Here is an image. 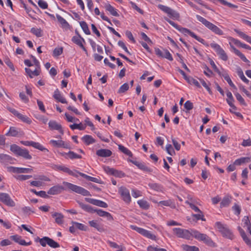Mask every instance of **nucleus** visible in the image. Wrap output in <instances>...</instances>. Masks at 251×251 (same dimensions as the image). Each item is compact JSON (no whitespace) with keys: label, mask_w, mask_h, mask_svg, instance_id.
<instances>
[{"label":"nucleus","mask_w":251,"mask_h":251,"mask_svg":"<svg viewBox=\"0 0 251 251\" xmlns=\"http://www.w3.org/2000/svg\"><path fill=\"white\" fill-rule=\"evenodd\" d=\"M63 184L64 185V187L57 185L51 187L48 191V194L53 195H57L61 193L63 191L65 190L71 191L84 196H91L90 192L83 187L66 181H63Z\"/></svg>","instance_id":"1"},{"label":"nucleus","mask_w":251,"mask_h":251,"mask_svg":"<svg viewBox=\"0 0 251 251\" xmlns=\"http://www.w3.org/2000/svg\"><path fill=\"white\" fill-rule=\"evenodd\" d=\"M164 19L165 21H166L168 23H169L171 25H172L173 27H174L176 29L182 33L186 35L187 34L190 35L192 37L195 38L196 40L200 42V43H202V44L204 45L205 41L202 38L199 37L197 35H196L193 32H192L189 29L182 27L180 25H178L176 24L173 21H171L168 18H165Z\"/></svg>","instance_id":"2"},{"label":"nucleus","mask_w":251,"mask_h":251,"mask_svg":"<svg viewBox=\"0 0 251 251\" xmlns=\"http://www.w3.org/2000/svg\"><path fill=\"white\" fill-rule=\"evenodd\" d=\"M196 18L200 22L214 34L218 35H223L224 34V31L220 27L207 21L201 16L197 15Z\"/></svg>","instance_id":"3"},{"label":"nucleus","mask_w":251,"mask_h":251,"mask_svg":"<svg viewBox=\"0 0 251 251\" xmlns=\"http://www.w3.org/2000/svg\"><path fill=\"white\" fill-rule=\"evenodd\" d=\"M193 237L200 241L203 242L207 246L211 247H215V243L208 235L205 234L201 233L198 230L193 231Z\"/></svg>","instance_id":"4"},{"label":"nucleus","mask_w":251,"mask_h":251,"mask_svg":"<svg viewBox=\"0 0 251 251\" xmlns=\"http://www.w3.org/2000/svg\"><path fill=\"white\" fill-rule=\"evenodd\" d=\"M10 151L14 154L23 157L25 159H31V156L29 154V151L25 149H22L16 144H12L10 146Z\"/></svg>","instance_id":"5"},{"label":"nucleus","mask_w":251,"mask_h":251,"mask_svg":"<svg viewBox=\"0 0 251 251\" xmlns=\"http://www.w3.org/2000/svg\"><path fill=\"white\" fill-rule=\"evenodd\" d=\"M194 229H191L189 231L187 229L180 228H174L173 231L174 234L178 238H181L189 240L191 236H193V231Z\"/></svg>","instance_id":"6"},{"label":"nucleus","mask_w":251,"mask_h":251,"mask_svg":"<svg viewBox=\"0 0 251 251\" xmlns=\"http://www.w3.org/2000/svg\"><path fill=\"white\" fill-rule=\"evenodd\" d=\"M215 226L223 236L230 239L232 238L233 236L232 233L226 225L222 224L220 222H217L215 223Z\"/></svg>","instance_id":"7"},{"label":"nucleus","mask_w":251,"mask_h":251,"mask_svg":"<svg viewBox=\"0 0 251 251\" xmlns=\"http://www.w3.org/2000/svg\"><path fill=\"white\" fill-rule=\"evenodd\" d=\"M158 8L165 13H167L170 18L173 19L178 20L180 17L179 14L170 7L162 4H159L158 5Z\"/></svg>","instance_id":"8"},{"label":"nucleus","mask_w":251,"mask_h":251,"mask_svg":"<svg viewBox=\"0 0 251 251\" xmlns=\"http://www.w3.org/2000/svg\"><path fill=\"white\" fill-rule=\"evenodd\" d=\"M130 227L132 229L135 230L139 233L141 234V235L144 236L147 238L152 239L153 240H156V236L151 233L149 231L147 230H146L144 228L139 227H137L134 225H131Z\"/></svg>","instance_id":"9"},{"label":"nucleus","mask_w":251,"mask_h":251,"mask_svg":"<svg viewBox=\"0 0 251 251\" xmlns=\"http://www.w3.org/2000/svg\"><path fill=\"white\" fill-rule=\"evenodd\" d=\"M210 47L215 50L221 59L224 61L227 60V55H226L224 50L219 45L216 43H212L210 44Z\"/></svg>","instance_id":"10"},{"label":"nucleus","mask_w":251,"mask_h":251,"mask_svg":"<svg viewBox=\"0 0 251 251\" xmlns=\"http://www.w3.org/2000/svg\"><path fill=\"white\" fill-rule=\"evenodd\" d=\"M0 201L9 207H14L16 205L15 202L7 193H0Z\"/></svg>","instance_id":"11"},{"label":"nucleus","mask_w":251,"mask_h":251,"mask_svg":"<svg viewBox=\"0 0 251 251\" xmlns=\"http://www.w3.org/2000/svg\"><path fill=\"white\" fill-rule=\"evenodd\" d=\"M119 193L120 194L122 200L126 203H129L131 201L129 190L124 186L119 188Z\"/></svg>","instance_id":"12"},{"label":"nucleus","mask_w":251,"mask_h":251,"mask_svg":"<svg viewBox=\"0 0 251 251\" xmlns=\"http://www.w3.org/2000/svg\"><path fill=\"white\" fill-rule=\"evenodd\" d=\"M7 170L8 172L17 174L30 173L33 171L31 168L15 167L13 166L7 167Z\"/></svg>","instance_id":"13"},{"label":"nucleus","mask_w":251,"mask_h":251,"mask_svg":"<svg viewBox=\"0 0 251 251\" xmlns=\"http://www.w3.org/2000/svg\"><path fill=\"white\" fill-rule=\"evenodd\" d=\"M16 159L9 155L0 153V163L4 166H7L9 164L14 163Z\"/></svg>","instance_id":"14"},{"label":"nucleus","mask_w":251,"mask_h":251,"mask_svg":"<svg viewBox=\"0 0 251 251\" xmlns=\"http://www.w3.org/2000/svg\"><path fill=\"white\" fill-rule=\"evenodd\" d=\"M24 135V132L21 129L15 127L11 126L7 133L5 134L7 136L19 137Z\"/></svg>","instance_id":"15"},{"label":"nucleus","mask_w":251,"mask_h":251,"mask_svg":"<svg viewBox=\"0 0 251 251\" xmlns=\"http://www.w3.org/2000/svg\"><path fill=\"white\" fill-rule=\"evenodd\" d=\"M85 200L86 201L96 206L103 208H106L108 207V205L106 202L100 200L87 198H85Z\"/></svg>","instance_id":"16"},{"label":"nucleus","mask_w":251,"mask_h":251,"mask_svg":"<svg viewBox=\"0 0 251 251\" xmlns=\"http://www.w3.org/2000/svg\"><path fill=\"white\" fill-rule=\"evenodd\" d=\"M94 212H96L99 216L106 218L108 221H111L113 220L112 216L108 212L101 209H94Z\"/></svg>","instance_id":"17"},{"label":"nucleus","mask_w":251,"mask_h":251,"mask_svg":"<svg viewBox=\"0 0 251 251\" xmlns=\"http://www.w3.org/2000/svg\"><path fill=\"white\" fill-rule=\"evenodd\" d=\"M10 238L14 241L15 242L18 243L21 245L28 246L31 244V242H26L25 240L22 239L21 236L18 235H14L10 236Z\"/></svg>","instance_id":"18"},{"label":"nucleus","mask_w":251,"mask_h":251,"mask_svg":"<svg viewBox=\"0 0 251 251\" xmlns=\"http://www.w3.org/2000/svg\"><path fill=\"white\" fill-rule=\"evenodd\" d=\"M49 126L51 130H57L62 134H63V130L62 129L61 125L58 124L55 121H50L49 123Z\"/></svg>","instance_id":"19"},{"label":"nucleus","mask_w":251,"mask_h":251,"mask_svg":"<svg viewBox=\"0 0 251 251\" xmlns=\"http://www.w3.org/2000/svg\"><path fill=\"white\" fill-rule=\"evenodd\" d=\"M96 154L99 156L107 157L111 155L112 152L108 149H100L97 151Z\"/></svg>","instance_id":"20"},{"label":"nucleus","mask_w":251,"mask_h":251,"mask_svg":"<svg viewBox=\"0 0 251 251\" xmlns=\"http://www.w3.org/2000/svg\"><path fill=\"white\" fill-rule=\"evenodd\" d=\"M77 202L79 206L84 211L90 213H94V209L90 205L85 204L79 201H77Z\"/></svg>","instance_id":"21"},{"label":"nucleus","mask_w":251,"mask_h":251,"mask_svg":"<svg viewBox=\"0 0 251 251\" xmlns=\"http://www.w3.org/2000/svg\"><path fill=\"white\" fill-rule=\"evenodd\" d=\"M230 48L233 50L234 52L245 62H249V61L247 59L245 56L242 53L238 50L236 49L231 44L229 43Z\"/></svg>","instance_id":"22"},{"label":"nucleus","mask_w":251,"mask_h":251,"mask_svg":"<svg viewBox=\"0 0 251 251\" xmlns=\"http://www.w3.org/2000/svg\"><path fill=\"white\" fill-rule=\"evenodd\" d=\"M230 48L233 50L234 52L245 62H249V61L247 59L245 56L242 53L238 50L236 49L231 44L229 43Z\"/></svg>","instance_id":"23"},{"label":"nucleus","mask_w":251,"mask_h":251,"mask_svg":"<svg viewBox=\"0 0 251 251\" xmlns=\"http://www.w3.org/2000/svg\"><path fill=\"white\" fill-rule=\"evenodd\" d=\"M53 218H55V222L58 225H61L63 223L64 216L62 214L58 212H55L52 214Z\"/></svg>","instance_id":"24"},{"label":"nucleus","mask_w":251,"mask_h":251,"mask_svg":"<svg viewBox=\"0 0 251 251\" xmlns=\"http://www.w3.org/2000/svg\"><path fill=\"white\" fill-rule=\"evenodd\" d=\"M226 96L227 97V99H226V101L228 105L233 109L236 110L237 107L233 104L234 100L232 96V93L228 91L226 93Z\"/></svg>","instance_id":"25"},{"label":"nucleus","mask_w":251,"mask_h":251,"mask_svg":"<svg viewBox=\"0 0 251 251\" xmlns=\"http://www.w3.org/2000/svg\"><path fill=\"white\" fill-rule=\"evenodd\" d=\"M53 97L55 99L62 103H66L67 102L66 99L62 97L57 89H56L54 92Z\"/></svg>","instance_id":"26"},{"label":"nucleus","mask_w":251,"mask_h":251,"mask_svg":"<svg viewBox=\"0 0 251 251\" xmlns=\"http://www.w3.org/2000/svg\"><path fill=\"white\" fill-rule=\"evenodd\" d=\"M231 199L232 197L230 196L227 195L224 197L221 202V207H223L228 206L231 202Z\"/></svg>","instance_id":"27"},{"label":"nucleus","mask_w":251,"mask_h":251,"mask_svg":"<svg viewBox=\"0 0 251 251\" xmlns=\"http://www.w3.org/2000/svg\"><path fill=\"white\" fill-rule=\"evenodd\" d=\"M89 224L91 227L95 228L100 232H103L105 230L104 228L101 226L96 221H89Z\"/></svg>","instance_id":"28"},{"label":"nucleus","mask_w":251,"mask_h":251,"mask_svg":"<svg viewBox=\"0 0 251 251\" xmlns=\"http://www.w3.org/2000/svg\"><path fill=\"white\" fill-rule=\"evenodd\" d=\"M105 8L107 11L109 12V13L114 16L115 17H119V14L117 12V10L113 7L112 5H111L110 4H107L105 6Z\"/></svg>","instance_id":"29"},{"label":"nucleus","mask_w":251,"mask_h":251,"mask_svg":"<svg viewBox=\"0 0 251 251\" xmlns=\"http://www.w3.org/2000/svg\"><path fill=\"white\" fill-rule=\"evenodd\" d=\"M234 31L237 33L239 36H240L241 38L245 40L247 42H249L251 44V37L247 35L245 33L242 31L239 30L238 29H235Z\"/></svg>","instance_id":"30"},{"label":"nucleus","mask_w":251,"mask_h":251,"mask_svg":"<svg viewBox=\"0 0 251 251\" xmlns=\"http://www.w3.org/2000/svg\"><path fill=\"white\" fill-rule=\"evenodd\" d=\"M72 41L73 43L79 46L81 44L85 43V40L80 35L79 36H74L72 38Z\"/></svg>","instance_id":"31"},{"label":"nucleus","mask_w":251,"mask_h":251,"mask_svg":"<svg viewBox=\"0 0 251 251\" xmlns=\"http://www.w3.org/2000/svg\"><path fill=\"white\" fill-rule=\"evenodd\" d=\"M82 140L87 145L96 142V140L91 135H89L84 136L82 138Z\"/></svg>","instance_id":"32"},{"label":"nucleus","mask_w":251,"mask_h":251,"mask_svg":"<svg viewBox=\"0 0 251 251\" xmlns=\"http://www.w3.org/2000/svg\"><path fill=\"white\" fill-rule=\"evenodd\" d=\"M133 163L141 170H142L144 171L148 172H152V170L151 168L147 167L143 163L136 161V162H134Z\"/></svg>","instance_id":"33"},{"label":"nucleus","mask_w":251,"mask_h":251,"mask_svg":"<svg viewBox=\"0 0 251 251\" xmlns=\"http://www.w3.org/2000/svg\"><path fill=\"white\" fill-rule=\"evenodd\" d=\"M242 222L243 224V226L247 227L248 231L251 235V224L250 221L249 217L245 216L242 220Z\"/></svg>","instance_id":"34"},{"label":"nucleus","mask_w":251,"mask_h":251,"mask_svg":"<svg viewBox=\"0 0 251 251\" xmlns=\"http://www.w3.org/2000/svg\"><path fill=\"white\" fill-rule=\"evenodd\" d=\"M148 186L151 189L158 192H161L163 190L162 186L158 183H149Z\"/></svg>","instance_id":"35"},{"label":"nucleus","mask_w":251,"mask_h":251,"mask_svg":"<svg viewBox=\"0 0 251 251\" xmlns=\"http://www.w3.org/2000/svg\"><path fill=\"white\" fill-rule=\"evenodd\" d=\"M48 237L44 236L42 238H40L39 237H37L35 238V242H39L42 247H46L48 245Z\"/></svg>","instance_id":"36"},{"label":"nucleus","mask_w":251,"mask_h":251,"mask_svg":"<svg viewBox=\"0 0 251 251\" xmlns=\"http://www.w3.org/2000/svg\"><path fill=\"white\" fill-rule=\"evenodd\" d=\"M181 248L185 251H200L199 248L195 246L183 244L181 245Z\"/></svg>","instance_id":"37"},{"label":"nucleus","mask_w":251,"mask_h":251,"mask_svg":"<svg viewBox=\"0 0 251 251\" xmlns=\"http://www.w3.org/2000/svg\"><path fill=\"white\" fill-rule=\"evenodd\" d=\"M56 18L58 21L59 22V23L61 24L62 27L65 28L69 27V24H68V23L66 21V20L65 19L62 17L60 15L57 14Z\"/></svg>","instance_id":"38"},{"label":"nucleus","mask_w":251,"mask_h":251,"mask_svg":"<svg viewBox=\"0 0 251 251\" xmlns=\"http://www.w3.org/2000/svg\"><path fill=\"white\" fill-rule=\"evenodd\" d=\"M17 117L24 123H25L28 124H30L31 123L32 121L30 118H29L25 115L21 114L20 113H19Z\"/></svg>","instance_id":"39"},{"label":"nucleus","mask_w":251,"mask_h":251,"mask_svg":"<svg viewBox=\"0 0 251 251\" xmlns=\"http://www.w3.org/2000/svg\"><path fill=\"white\" fill-rule=\"evenodd\" d=\"M137 203L139 205L140 207L143 209L147 210L150 207V204L146 201L143 200H139L138 201Z\"/></svg>","instance_id":"40"},{"label":"nucleus","mask_w":251,"mask_h":251,"mask_svg":"<svg viewBox=\"0 0 251 251\" xmlns=\"http://www.w3.org/2000/svg\"><path fill=\"white\" fill-rule=\"evenodd\" d=\"M25 72L27 73V75H29V76L31 78H32L33 77V75L38 76L40 74V71L39 70H38L37 69H35L34 71H31L29 68H25Z\"/></svg>","instance_id":"41"},{"label":"nucleus","mask_w":251,"mask_h":251,"mask_svg":"<svg viewBox=\"0 0 251 251\" xmlns=\"http://www.w3.org/2000/svg\"><path fill=\"white\" fill-rule=\"evenodd\" d=\"M80 25L84 31V32L87 35H90L91 32L88 28L87 23L84 21H82L79 23Z\"/></svg>","instance_id":"42"},{"label":"nucleus","mask_w":251,"mask_h":251,"mask_svg":"<svg viewBox=\"0 0 251 251\" xmlns=\"http://www.w3.org/2000/svg\"><path fill=\"white\" fill-rule=\"evenodd\" d=\"M66 155L71 159L82 158V156L80 155H78L72 151H69L68 153H66Z\"/></svg>","instance_id":"43"},{"label":"nucleus","mask_w":251,"mask_h":251,"mask_svg":"<svg viewBox=\"0 0 251 251\" xmlns=\"http://www.w3.org/2000/svg\"><path fill=\"white\" fill-rule=\"evenodd\" d=\"M250 160V158L249 157H241L239 159H236L234 162V165H240L242 164H243L246 162H249Z\"/></svg>","instance_id":"44"},{"label":"nucleus","mask_w":251,"mask_h":251,"mask_svg":"<svg viewBox=\"0 0 251 251\" xmlns=\"http://www.w3.org/2000/svg\"><path fill=\"white\" fill-rule=\"evenodd\" d=\"M72 224L75 226L76 228L82 231H86L88 229V227L81 223H79L73 221Z\"/></svg>","instance_id":"45"},{"label":"nucleus","mask_w":251,"mask_h":251,"mask_svg":"<svg viewBox=\"0 0 251 251\" xmlns=\"http://www.w3.org/2000/svg\"><path fill=\"white\" fill-rule=\"evenodd\" d=\"M118 149L124 153L129 156H132V152L127 148L125 147L122 145H118Z\"/></svg>","instance_id":"46"},{"label":"nucleus","mask_w":251,"mask_h":251,"mask_svg":"<svg viewBox=\"0 0 251 251\" xmlns=\"http://www.w3.org/2000/svg\"><path fill=\"white\" fill-rule=\"evenodd\" d=\"M48 241V245L51 248H57L60 247V245L58 243L54 241L53 239L49 238V237Z\"/></svg>","instance_id":"47"},{"label":"nucleus","mask_w":251,"mask_h":251,"mask_svg":"<svg viewBox=\"0 0 251 251\" xmlns=\"http://www.w3.org/2000/svg\"><path fill=\"white\" fill-rule=\"evenodd\" d=\"M70 127L74 130L75 129H78L79 130H84L85 127L86 126L82 125L81 123H80L79 124H74L73 125H70Z\"/></svg>","instance_id":"48"},{"label":"nucleus","mask_w":251,"mask_h":251,"mask_svg":"<svg viewBox=\"0 0 251 251\" xmlns=\"http://www.w3.org/2000/svg\"><path fill=\"white\" fill-rule=\"evenodd\" d=\"M30 191L32 193L35 194L36 195L40 196L41 197L44 198H49V196L46 194V192L44 191H40L39 192H37L35 189H31Z\"/></svg>","instance_id":"49"},{"label":"nucleus","mask_w":251,"mask_h":251,"mask_svg":"<svg viewBox=\"0 0 251 251\" xmlns=\"http://www.w3.org/2000/svg\"><path fill=\"white\" fill-rule=\"evenodd\" d=\"M159 204L166 206H171L172 207H175V204L171 200L167 201H159Z\"/></svg>","instance_id":"50"},{"label":"nucleus","mask_w":251,"mask_h":251,"mask_svg":"<svg viewBox=\"0 0 251 251\" xmlns=\"http://www.w3.org/2000/svg\"><path fill=\"white\" fill-rule=\"evenodd\" d=\"M237 74L243 81L247 84L249 83V80L245 76L241 69L239 68L238 69Z\"/></svg>","instance_id":"51"},{"label":"nucleus","mask_w":251,"mask_h":251,"mask_svg":"<svg viewBox=\"0 0 251 251\" xmlns=\"http://www.w3.org/2000/svg\"><path fill=\"white\" fill-rule=\"evenodd\" d=\"M30 31L37 37H40L43 35L42 30L40 28L32 27L31 28Z\"/></svg>","instance_id":"52"},{"label":"nucleus","mask_w":251,"mask_h":251,"mask_svg":"<svg viewBox=\"0 0 251 251\" xmlns=\"http://www.w3.org/2000/svg\"><path fill=\"white\" fill-rule=\"evenodd\" d=\"M187 81L190 84H194L199 88L201 87V85L199 82L191 76H189V78H187Z\"/></svg>","instance_id":"53"},{"label":"nucleus","mask_w":251,"mask_h":251,"mask_svg":"<svg viewBox=\"0 0 251 251\" xmlns=\"http://www.w3.org/2000/svg\"><path fill=\"white\" fill-rule=\"evenodd\" d=\"M30 145L31 146L40 151H43L44 150H47L46 149H45L43 146H42L40 143L38 142L32 141V143Z\"/></svg>","instance_id":"54"},{"label":"nucleus","mask_w":251,"mask_h":251,"mask_svg":"<svg viewBox=\"0 0 251 251\" xmlns=\"http://www.w3.org/2000/svg\"><path fill=\"white\" fill-rule=\"evenodd\" d=\"M162 57L165 58L170 61L173 60V58L171 54L167 50H163V56H162Z\"/></svg>","instance_id":"55"},{"label":"nucleus","mask_w":251,"mask_h":251,"mask_svg":"<svg viewBox=\"0 0 251 251\" xmlns=\"http://www.w3.org/2000/svg\"><path fill=\"white\" fill-rule=\"evenodd\" d=\"M15 178L19 180L23 181L27 179H28L32 177V176L31 175H20L17 176H14Z\"/></svg>","instance_id":"56"},{"label":"nucleus","mask_w":251,"mask_h":251,"mask_svg":"<svg viewBox=\"0 0 251 251\" xmlns=\"http://www.w3.org/2000/svg\"><path fill=\"white\" fill-rule=\"evenodd\" d=\"M166 151L167 153L171 155H173L175 154V151L171 144H167L166 146Z\"/></svg>","instance_id":"57"},{"label":"nucleus","mask_w":251,"mask_h":251,"mask_svg":"<svg viewBox=\"0 0 251 251\" xmlns=\"http://www.w3.org/2000/svg\"><path fill=\"white\" fill-rule=\"evenodd\" d=\"M232 210L234 211V213L236 215H240L241 211L240 206L237 203H234V205L232 207Z\"/></svg>","instance_id":"58"},{"label":"nucleus","mask_w":251,"mask_h":251,"mask_svg":"<svg viewBox=\"0 0 251 251\" xmlns=\"http://www.w3.org/2000/svg\"><path fill=\"white\" fill-rule=\"evenodd\" d=\"M128 84L126 83H125L120 87L118 92V93H123L128 90Z\"/></svg>","instance_id":"59"},{"label":"nucleus","mask_w":251,"mask_h":251,"mask_svg":"<svg viewBox=\"0 0 251 251\" xmlns=\"http://www.w3.org/2000/svg\"><path fill=\"white\" fill-rule=\"evenodd\" d=\"M235 96L236 97V99L239 101L241 104L243 105L244 106L247 105V103L245 101L244 99L243 98V97L240 94L236 93L235 94Z\"/></svg>","instance_id":"60"},{"label":"nucleus","mask_w":251,"mask_h":251,"mask_svg":"<svg viewBox=\"0 0 251 251\" xmlns=\"http://www.w3.org/2000/svg\"><path fill=\"white\" fill-rule=\"evenodd\" d=\"M113 176L116 177L121 178L125 177L126 176V175L124 172H123L121 171H118L117 170L114 169Z\"/></svg>","instance_id":"61"},{"label":"nucleus","mask_w":251,"mask_h":251,"mask_svg":"<svg viewBox=\"0 0 251 251\" xmlns=\"http://www.w3.org/2000/svg\"><path fill=\"white\" fill-rule=\"evenodd\" d=\"M103 169L106 174L110 175H113L115 169L113 168H110L109 166H103Z\"/></svg>","instance_id":"62"},{"label":"nucleus","mask_w":251,"mask_h":251,"mask_svg":"<svg viewBox=\"0 0 251 251\" xmlns=\"http://www.w3.org/2000/svg\"><path fill=\"white\" fill-rule=\"evenodd\" d=\"M63 52V48H55L53 51V55L54 56H58L61 55Z\"/></svg>","instance_id":"63"},{"label":"nucleus","mask_w":251,"mask_h":251,"mask_svg":"<svg viewBox=\"0 0 251 251\" xmlns=\"http://www.w3.org/2000/svg\"><path fill=\"white\" fill-rule=\"evenodd\" d=\"M38 4L40 8L43 9H47L48 7V4L44 0H39Z\"/></svg>","instance_id":"64"}]
</instances>
